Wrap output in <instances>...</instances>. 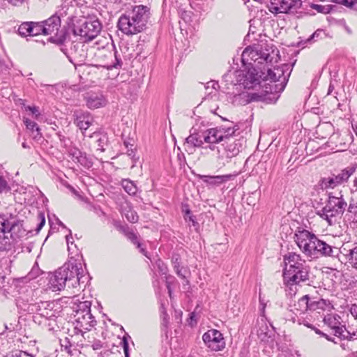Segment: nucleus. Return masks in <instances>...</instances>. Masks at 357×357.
<instances>
[{"label": "nucleus", "mask_w": 357, "mask_h": 357, "mask_svg": "<svg viewBox=\"0 0 357 357\" xmlns=\"http://www.w3.org/2000/svg\"><path fill=\"white\" fill-rule=\"evenodd\" d=\"M295 241L302 252L307 257L315 259L320 257L337 258L340 253H344L337 247L328 244L313 233L298 227L294 234Z\"/></svg>", "instance_id": "f257e3e1"}, {"label": "nucleus", "mask_w": 357, "mask_h": 357, "mask_svg": "<svg viewBox=\"0 0 357 357\" xmlns=\"http://www.w3.org/2000/svg\"><path fill=\"white\" fill-rule=\"evenodd\" d=\"M239 129L238 126H218L210 128L208 135L204 137L206 143H220L224 146L227 158H231L237 155L245 142L243 139H236L235 132Z\"/></svg>", "instance_id": "f03ea898"}, {"label": "nucleus", "mask_w": 357, "mask_h": 357, "mask_svg": "<svg viewBox=\"0 0 357 357\" xmlns=\"http://www.w3.org/2000/svg\"><path fill=\"white\" fill-rule=\"evenodd\" d=\"M280 59L278 48L273 44L263 43L252 48L246 47L242 53V61L243 63L254 61L255 63L273 66L279 61Z\"/></svg>", "instance_id": "7ed1b4c3"}, {"label": "nucleus", "mask_w": 357, "mask_h": 357, "mask_svg": "<svg viewBox=\"0 0 357 357\" xmlns=\"http://www.w3.org/2000/svg\"><path fill=\"white\" fill-rule=\"evenodd\" d=\"M347 202L343 197L342 192L338 193V196H335L332 192L328 193V199L325 206L316 212L317 215L323 220L327 221L328 225H332L338 216H342L346 211Z\"/></svg>", "instance_id": "20e7f679"}, {"label": "nucleus", "mask_w": 357, "mask_h": 357, "mask_svg": "<svg viewBox=\"0 0 357 357\" xmlns=\"http://www.w3.org/2000/svg\"><path fill=\"white\" fill-rule=\"evenodd\" d=\"M237 82L245 89H261V84L263 82L264 73L252 67L248 70H237Z\"/></svg>", "instance_id": "39448f33"}, {"label": "nucleus", "mask_w": 357, "mask_h": 357, "mask_svg": "<svg viewBox=\"0 0 357 357\" xmlns=\"http://www.w3.org/2000/svg\"><path fill=\"white\" fill-rule=\"evenodd\" d=\"M280 83L270 82L261 84V91L260 93H252L248 94V102L262 101L266 103H275L280 98V94L284 90H279Z\"/></svg>", "instance_id": "423d86ee"}, {"label": "nucleus", "mask_w": 357, "mask_h": 357, "mask_svg": "<svg viewBox=\"0 0 357 357\" xmlns=\"http://www.w3.org/2000/svg\"><path fill=\"white\" fill-rule=\"evenodd\" d=\"M294 65V63H284L280 66L274 67L273 69L268 68L267 73L263 75V82L270 81L280 83L278 89L279 90H284L289 80Z\"/></svg>", "instance_id": "0eeeda50"}, {"label": "nucleus", "mask_w": 357, "mask_h": 357, "mask_svg": "<svg viewBox=\"0 0 357 357\" xmlns=\"http://www.w3.org/2000/svg\"><path fill=\"white\" fill-rule=\"evenodd\" d=\"M101 29L102 25L98 20H84L73 25V33L75 36H79L86 43L97 37Z\"/></svg>", "instance_id": "6e6552de"}, {"label": "nucleus", "mask_w": 357, "mask_h": 357, "mask_svg": "<svg viewBox=\"0 0 357 357\" xmlns=\"http://www.w3.org/2000/svg\"><path fill=\"white\" fill-rule=\"evenodd\" d=\"M44 29V35H52L54 36L50 38V41L57 44H62L66 38V31L61 30V19L56 14L52 15L47 20L42 22Z\"/></svg>", "instance_id": "1a4fd4ad"}, {"label": "nucleus", "mask_w": 357, "mask_h": 357, "mask_svg": "<svg viewBox=\"0 0 357 357\" xmlns=\"http://www.w3.org/2000/svg\"><path fill=\"white\" fill-rule=\"evenodd\" d=\"M340 319V316L337 314H327L324 317V322L333 330L334 335L349 341L357 339V333H351L347 331L345 327L341 325Z\"/></svg>", "instance_id": "9d476101"}, {"label": "nucleus", "mask_w": 357, "mask_h": 357, "mask_svg": "<svg viewBox=\"0 0 357 357\" xmlns=\"http://www.w3.org/2000/svg\"><path fill=\"white\" fill-rule=\"evenodd\" d=\"M134 22L140 27L143 31L146 29L147 23L151 17V9L148 6L137 5L132 7V9L127 10Z\"/></svg>", "instance_id": "9b49d317"}, {"label": "nucleus", "mask_w": 357, "mask_h": 357, "mask_svg": "<svg viewBox=\"0 0 357 357\" xmlns=\"http://www.w3.org/2000/svg\"><path fill=\"white\" fill-rule=\"evenodd\" d=\"M202 340L206 346L214 351H222L226 345L223 335L216 329H210L204 333Z\"/></svg>", "instance_id": "f8f14e48"}, {"label": "nucleus", "mask_w": 357, "mask_h": 357, "mask_svg": "<svg viewBox=\"0 0 357 357\" xmlns=\"http://www.w3.org/2000/svg\"><path fill=\"white\" fill-rule=\"evenodd\" d=\"M355 170L356 168L354 167H347L342 170L337 175L333 174L331 177L323 178L320 181V185L322 189L334 188L347 182Z\"/></svg>", "instance_id": "ddd939ff"}, {"label": "nucleus", "mask_w": 357, "mask_h": 357, "mask_svg": "<svg viewBox=\"0 0 357 357\" xmlns=\"http://www.w3.org/2000/svg\"><path fill=\"white\" fill-rule=\"evenodd\" d=\"M284 281L288 284H297L309 280V266L305 265L299 269H287L283 271Z\"/></svg>", "instance_id": "4468645a"}, {"label": "nucleus", "mask_w": 357, "mask_h": 357, "mask_svg": "<svg viewBox=\"0 0 357 357\" xmlns=\"http://www.w3.org/2000/svg\"><path fill=\"white\" fill-rule=\"evenodd\" d=\"M62 268H65L64 275L67 281V286L72 288L71 284L74 283L73 279H77L81 269L83 268L82 259L70 257L68 261L62 266Z\"/></svg>", "instance_id": "2eb2a0df"}, {"label": "nucleus", "mask_w": 357, "mask_h": 357, "mask_svg": "<svg viewBox=\"0 0 357 357\" xmlns=\"http://www.w3.org/2000/svg\"><path fill=\"white\" fill-rule=\"evenodd\" d=\"M302 6L301 0H278L271 2L269 10L273 13H297Z\"/></svg>", "instance_id": "dca6fc26"}, {"label": "nucleus", "mask_w": 357, "mask_h": 357, "mask_svg": "<svg viewBox=\"0 0 357 357\" xmlns=\"http://www.w3.org/2000/svg\"><path fill=\"white\" fill-rule=\"evenodd\" d=\"M54 303L51 301H40L31 303L28 305L27 311L30 313H36L46 319H52L56 317L55 311L53 310Z\"/></svg>", "instance_id": "f3484780"}, {"label": "nucleus", "mask_w": 357, "mask_h": 357, "mask_svg": "<svg viewBox=\"0 0 357 357\" xmlns=\"http://www.w3.org/2000/svg\"><path fill=\"white\" fill-rule=\"evenodd\" d=\"M117 26L126 35H135L142 32L140 27L126 12L119 19Z\"/></svg>", "instance_id": "a211bd4d"}, {"label": "nucleus", "mask_w": 357, "mask_h": 357, "mask_svg": "<svg viewBox=\"0 0 357 357\" xmlns=\"http://www.w3.org/2000/svg\"><path fill=\"white\" fill-rule=\"evenodd\" d=\"M23 221L16 216L9 214L7 234L16 241L17 238L26 235V230L23 227Z\"/></svg>", "instance_id": "6ab92c4d"}, {"label": "nucleus", "mask_w": 357, "mask_h": 357, "mask_svg": "<svg viewBox=\"0 0 357 357\" xmlns=\"http://www.w3.org/2000/svg\"><path fill=\"white\" fill-rule=\"evenodd\" d=\"M72 160L79 163L82 167L89 169L92 167L93 162L92 158L86 153L81 151L77 148H72L68 151Z\"/></svg>", "instance_id": "aec40b11"}, {"label": "nucleus", "mask_w": 357, "mask_h": 357, "mask_svg": "<svg viewBox=\"0 0 357 357\" xmlns=\"http://www.w3.org/2000/svg\"><path fill=\"white\" fill-rule=\"evenodd\" d=\"M235 176L233 174H225L218 176H210V175H197V177L202 180L206 184L211 187H218L221 184L230 181Z\"/></svg>", "instance_id": "412c9836"}, {"label": "nucleus", "mask_w": 357, "mask_h": 357, "mask_svg": "<svg viewBox=\"0 0 357 357\" xmlns=\"http://www.w3.org/2000/svg\"><path fill=\"white\" fill-rule=\"evenodd\" d=\"M65 268L62 266L56 270L50 279V284L53 291H61L67 285V281L64 275Z\"/></svg>", "instance_id": "4be33fe9"}, {"label": "nucleus", "mask_w": 357, "mask_h": 357, "mask_svg": "<svg viewBox=\"0 0 357 357\" xmlns=\"http://www.w3.org/2000/svg\"><path fill=\"white\" fill-rule=\"evenodd\" d=\"M285 268L287 269H299L300 267L306 265L305 261L303 259L300 255L295 252H289L284 256Z\"/></svg>", "instance_id": "5701e85b"}, {"label": "nucleus", "mask_w": 357, "mask_h": 357, "mask_svg": "<svg viewBox=\"0 0 357 357\" xmlns=\"http://www.w3.org/2000/svg\"><path fill=\"white\" fill-rule=\"evenodd\" d=\"M257 336L261 342L268 344L270 347L273 346L275 341V331L272 326L271 329L266 324L260 326L257 331Z\"/></svg>", "instance_id": "b1692460"}, {"label": "nucleus", "mask_w": 357, "mask_h": 357, "mask_svg": "<svg viewBox=\"0 0 357 357\" xmlns=\"http://www.w3.org/2000/svg\"><path fill=\"white\" fill-rule=\"evenodd\" d=\"M210 129H207L201 134L199 132L191 133L185 139V144L188 147L193 149L195 147H202L204 142H206L204 137L208 135Z\"/></svg>", "instance_id": "393cba45"}, {"label": "nucleus", "mask_w": 357, "mask_h": 357, "mask_svg": "<svg viewBox=\"0 0 357 357\" xmlns=\"http://www.w3.org/2000/svg\"><path fill=\"white\" fill-rule=\"evenodd\" d=\"M310 297L309 295L302 296L293 306L290 311L293 313V316L305 315L310 311Z\"/></svg>", "instance_id": "a878e982"}, {"label": "nucleus", "mask_w": 357, "mask_h": 357, "mask_svg": "<svg viewBox=\"0 0 357 357\" xmlns=\"http://www.w3.org/2000/svg\"><path fill=\"white\" fill-rule=\"evenodd\" d=\"M333 305L328 300L319 299L315 300L314 298H310V311L314 312L320 314L322 312H331L333 309Z\"/></svg>", "instance_id": "bb28decb"}, {"label": "nucleus", "mask_w": 357, "mask_h": 357, "mask_svg": "<svg viewBox=\"0 0 357 357\" xmlns=\"http://www.w3.org/2000/svg\"><path fill=\"white\" fill-rule=\"evenodd\" d=\"M74 116V123L81 130L86 131L93 122V117L89 113L76 112Z\"/></svg>", "instance_id": "cd10ccee"}, {"label": "nucleus", "mask_w": 357, "mask_h": 357, "mask_svg": "<svg viewBox=\"0 0 357 357\" xmlns=\"http://www.w3.org/2000/svg\"><path fill=\"white\" fill-rule=\"evenodd\" d=\"M85 100L87 107L90 109L99 108L106 104V100L101 93H88Z\"/></svg>", "instance_id": "c85d7f7f"}, {"label": "nucleus", "mask_w": 357, "mask_h": 357, "mask_svg": "<svg viewBox=\"0 0 357 357\" xmlns=\"http://www.w3.org/2000/svg\"><path fill=\"white\" fill-rule=\"evenodd\" d=\"M76 321L80 327L84 330H89L91 327L94 326L96 324V321L91 313H84L76 312Z\"/></svg>", "instance_id": "c756f323"}, {"label": "nucleus", "mask_w": 357, "mask_h": 357, "mask_svg": "<svg viewBox=\"0 0 357 357\" xmlns=\"http://www.w3.org/2000/svg\"><path fill=\"white\" fill-rule=\"evenodd\" d=\"M344 255L351 266L357 270V243L353 244L352 248L343 247Z\"/></svg>", "instance_id": "7c9ffc66"}, {"label": "nucleus", "mask_w": 357, "mask_h": 357, "mask_svg": "<svg viewBox=\"0 0 357 357\" xmlns=\"http://www.w3.org/2000/svg\"><path fill=\"white\" fill-rule=\"evenodd\" d=\"M15 244V241L9 234H0V251L8 252L12 250Z\"/></svg>", "instance_id": "2f4dec72"}, {"label": "nucleus", "mask_w": 357, "mask_h": 357, "mask_svg": "<svg viewBox=\"0 0 357 357\" xmlns=\"http://www.w3.org/2000/svg\"><path fill=\"white\" fill-rule=\"evenodd\" d=\"M24 123L26 128L31 132V136L35 140H40L42 139V133L38 124L29 119H24Z\"/></svg>", "instance_id": "473e14b6"}, {"label": "nucleus", "mask_w": 357, "mask_h": 357, "mask_svg": "<svg viewBox=\"0 0 357 357\" xmlns=\"http://www.w3.org/2000/svg\"><path fill=\"white\" fill-rule=\"evenodd\" d=\"M346 211L347 215L352 219L353 222H357V198L351 197L349 199Z\"/></svg>", "instance_id": "72a5a7b5"}, {"label": "nucleus", "mask_w": 357, "mask_h": 357, "mask_svg": "<svg viewBox=\"0 0 357 357\" xmlns=\"http://www.w3.org/2000/svg\"><path fill=\"white\" fill-rule=\"evenodd\" d=\"M90 137L94 138L97 144V149L101 151H105V146L107 144V137L105 134L98 132H93Z\"/></svg>", "instance_id": "f704fd0d"}, {"label": "nucleus", "mask_w": 357, "mask_h": 357, "mask_svg": "<svg viewBox=\"0 0 357 357\" xmlns=\"http://www.w3.org/2000/svg\"><path fill=\"white\" fill-rule=\"evenodd\" d=\"M90 280V276L86 271V268L81 269L79 276L77 279H73L74 283L71 284L72 288L77 287V285L83 284L84 287H86L87 283Z\"/></svg>", "instance_id": "c9c22d12"}, {"label": "nucleus", "mask_w": 357, "mask_h": 357, "mask_svg": "<svg viewBox=\"0 0 357 357\" xmlns=\"http://www.w3.org/2000/svg\"><path fill=\"white\" fill-rule=\"evenodd\" d=\"M121 185L128 195L135 196L137 194V187L132 181L123 178L121 180Z\"/></svg>", "instance_id": "e433bc0d"}, {"label": "nucleus", "mask_w": 357, "mask_h": 357, "mask_svg": "<svg viewBox=\"0 0 357 357\" xmlns=\"http://www.w3.org/2000/svg\"><path fill=\"white\" fill-rule=\"evenodd\" d=\"M237 70L228 71L222 76V82L225 83L227 88L229 89L230 85H238L237 82Z\"/></svg>", "instance_id": "4c0bfd02"}, {"label": "nucleus", "mask_w": 357, "mask_h": 357, "mask_svg": "<svg viewBox=\"0 0 357 357\" xmlns=\"http://www.w3.org/2000/svg\"><path fill=\"white\" fill-rule=\"evenodd\" d=\"M289 319L293 323H297L299 325H304L309 328H313V325L310 324V320L307 317V314L305 315H298L296 313V316H289Z\"/></svg>", "instance_id": "58836bf2"}, {"label": "nucleus", "mask_w": 357, "mask_h": 357, "mask_svg": "<svg viewBox=\"0 0 357 357\" xmlns=\"http://www.w3.org/2000/svg\"><path fill=\"white\" fill-rule=\"evenodd\" d=\"M108 56L110 58H112L114 56L115 59V61H112L109 63H105V64L102 65V66L104 68H107V70H110L112 68H119L122 66L123 63H122L121 59L119 55V56L117 55L116 51H115L114 53L109 52Z\"/></svg>", "instance_id": "ea45409f"}, {"label": "nucleus", "mask_w": 357, "mask_h": 357, "mask_svg": "<svg viewBox=\"0 0 357 357\" xmlns=\"http://www.w3.org/2000/svg\"><path fill=\"white\" fill-rule=\"evenodd\" d=\"M31 22H22L18 27L17 32L20 36L22 37L31 36Z\"/></svg>", "instance_id": "a19ab883"}, {"label": "nucleus", "mask_w": 357, "mask_h": 357, "mask_svg": "<svg viewBox=\"0 0 357 357\" xmlns=\"http://www.w3.org/2000/svg\"><path fill=\"white\" fill-rule=\"evenodd\" d=\"M335 7V6L333 5L322 6V5L315 4V3L310 4V8L317 10L318 13H323V14H328V13H331Z\"/></svg>", "instance_id": "79ce46f5"}, {"label": "nucleus", "mask_w": 357, "mask_h": 357, "mask_svg": "<svg viewBox=\"0 0 357 357\" xmlns=\"http://www.w3.org/2000/svg\"><path fill=\"white\" fill-rule=\"evenodd\" d=\"M32 25L31 28V36H38L40 34L44 35V29L42 22H31Z\"/></svg>", "instance_id": "37998d69"}, {"label": "nucleus", "mask_w": 357, "mask_h": 357, "mask_svg": "<svg viewBox=\"0 0 357 357\" xmlns=\"http://www.w3.org/2000/svg\"><path fill=\"white\" fill-rule=\"evenodd\" d=\"M9 214L0 213V234H7Z\"/></svg>", "instance_id": "c03bdc74"}, {"label": "nucleus", "mask_w": 357, "mask_h": 357, "mask_svg": "<svg viewBox=\"0 0 357 357\" xmlns=\"http://www.w3.org/2000/svg\"><path fill=\"white\" fill-rule=\"evenodd\" d=\"M127 238L134 244L137 248H141L142 243L139 241L137 235L133 231H128L126 234Z\"/></svg>", "instance_id": "a18cd8bd"}, {"label": "nucleus", "mask_w": 357, "mask_h": 357, "mask_svg": "<svg viewBox=\"0 0 357 357\" xmlns=\"http://www.w3.org/2000/svg\"><path fill=\"white\" fill-rule=\"evenodd\" d=\"M78 308L76 312H80V314L88 312L91 313V303L89 301L80 303L78 305Z\"/></svg>", "instance_id": "49530a36"}, {"label": "nucleus", "mask_w": 357, "mask_h": 357, "mask_svg": "<svg viewBox=\"0 0 357 357\" xmlns=\"http://www.w3.org/2000/svg\"><path fill=\"white\" fill-rule=\"evenodd\" d=\"M10 190V188L6 180L0 176V194L3 192H7Z\"/></svg>", "instance_id": "de8ad7c7"}, {"label": "nucleus", "mask_w": 357, "mask_h": 357, "mask_svg": "<svg viewBox=\"0 0 357 357\" xmlns=\"http://www.w3.org/2000/svg\"><path fill=\"white\" fill-rule=\"evenodd\" d=\"M155 266L160 274L164 275L167 273V267L160 259L156 260Z\"/></svg>", "instance_id": "09e8293b"}, {"label": "nucleus", "mask_w": 357, "mask_h": 357, "mask_svg": "<svg viewBox=\"0 0 357 357\" xmlns=\"http://www.w3.org/2000/svg\"><path fill=\"white\" fill-rule=\"evenodd\" d=\"M122 347L123 349L125 357H130L129 354V345H128V341L126 336H123L121 341Z\"/></svg>", "instance_id": "8fccbe9b"}, {"label": "nucleus", "mask_w": 357, "mask_h": 357, "mask_svg": "<svg viewBox=\"0 0 357 357\" xmlns=\"http://www.w3.org/2000/svg\"><path fill=\"white\" fill-rule=\"evenodd\" d=\"M172 263L173 264L174 271L181 268L180 267L181 258L178 255H177V254L172 255Z\"/></svg>", "instance_id": "3c124183"}, {"label": "nucleus", "mask_w": 357, "mask_h": 357, "mask_svg": "<svg viewBox=\"0 0 357 357\" xmlns=\"http://www.w3.org/2000/svg\"><path fill=\"white\" fill-rule=\"evenodd\" d=\"M331 2L343 5L349 8H352V1L351 0H331Z\"/></svg>", "instance_id": "603ef678"}, {"label": "nucleus", "mask_w": 357, "mask_h": 357, "mask_svg": "<svg viewBox=\"0 0 357 357\" xmlns=\"http://www.w3.org/2000/svg\"><path fill=\"white\" fill-rule=\"evenodd\" d=\"M7 357H34L33 356L28 354L27 352L23 351H17L15 352L12 353L10 356Z\"/></svg>", "instance_id": "864d4df0"}, {"label": "nucleus", "mask_w": 357, "mask_h": 357, "mask_svg": "<svg viewBox=\"0 0 357 357\" xmlns=\"http://www.w3.org/2000/svg\"><path fill=\"white\" fill-rule=\"evenodd\" d=\"M323 36H326V33L323 29H317L316 31H314L312 36H310V38L308 39V40H310L312 39H315L318 38H323Z\"/></svg>", "instance_id": "5fc2aeb1"}, {"label": "nucleus", "mask_w": 357, "mask_h": 357, "mask_svg": "<svg viewBox=\"0 0 357 357\" xmlns=\"http://www.w3.org/2000/svg\"><path fill=\"white\" fill-rule=\"evenodd\" d=\"M38 219L40 220V222L38 223V225H37V227H36L37 231H39L43 228V227L45 225V218L44 214L42 213H40L38 214Z\"/></svg>", "instance_id": "6e6d98bb"}, {"label": "nucleus", "mask_w": 357, "mask_h": 357, "mask_svg": "<svg viewBox=\"0 0 357 357\" xmlns=\"http://www.w3.org/2000/svg\"><path fill=\"white\" fill-rule=\"evenodd\" d=\"M188 221L192 223V226L195 228V230H198L199 227V223L196 220V218L195 215H191L188 217Z\"/></svg>", "instance_id": "4d7b16f0"}, {"label": "nucleus", "mask_w": 357, "mask_h": 357, "mask_svg": "<svg viewBox=\"0 0 357 357\" xmlns=\"http://www.w3.org/2000/svg\"><path fill=\"white\" fill-rule=\"evenodd\" d=\"M135 151H136V146L135 144H132L130 149L127 150V154L128 156H130L133 160H135Z\"/></svg>", "instance_id": "13d9d810"}, {"label": "nucleus", "mask_w": 357, "mask_h": 357, "mask_svg": "<svg viewBox=\"0 0 357 357\" xmlns=\"http://www.w3.org/2000/svg\"><path fill=\"white\" fill-rule=\"evenodd\" d=\"M127 219L130 222H136L138 220V216L135 212H131L130 215H127Z\"/></svg>", "instance_id": "bf43d9fd"}, {"label": "nucleus", "mask_w": 357, "mask_h": 357, "mask_svg": "<svg viewBox=\"0 0 357 357\" xmlns=\"http://www.w3.org/2000/svg\"><path fill=\"white\" fill-rule=\"evenodd\" d=\"M350 312L355 319H357V305H351L350 307Z\"/></svg>", "instance_id": "052dcab7"}, {"label": "nucleus", "mask_w": 357, "mask_h": 357, "mask_svg": "<svg viewBox=\"0 0 357 357\" xmlns=\"http://www.w3.org/2000/svg\"><path fill=\"white\" fill-rule=\"evenodd\" d=\"M65 344H61L62 346L65 347V349L68 351V353H70V348L71 347V343L68 338H66L64 340Z\"/></svg>", "instance_id": "680f3d73"}, {"label": "nucleus", "mask_w": 357, "mask_h": 357, "mask_svg": "<svg viewBox=\"0 0 357 357\" xmlns=\"http://www.w3.org/2000/svg\"><path fill=\"white\" fill-rule=\"evenodd\" d=\"M259 303H260V306H261V308H260L261 315L264 316L266 304L262 301L261 296H259Z\"/></svg>", "instance_id": "e2e57ef3"}, {"label": "nucleus", "mask_w": 357, "mask_h": 357, "mask_svg": "<svg viewBox=\"0 0 357 357\" xmlns=\"http://www.w3.org/2000/svg\"><path fill=\"white\" fill-rule=\"evenodd\" d=\"M29 110H30L31 112V113L33 114V115H36V116H39L40 115V112L38 109L37 107H27Z\"/></svg>", "instance_id": "0e129e2a"}, {"label": "nucleus", "mask_w": 357, "mask_h": 357, "mask_svg": "<svg viewBox=\"0 0 357 357\" xmlns=\"http://www.w3.org/2000/svg\"><path fill=\"white\" fill-rule=\"evenodd\" d=\"M56 135L60 142L63 143L65 146H67L66 137L61 133H57Z\"/></svg>", "instance_id": "69168bd1"}, {"label": "nucleus", "mask_w": 357, "mask_h": 357, "mask_svg": "<svg viewBox=\"0 0 357 357\" xmlns=\"http://www.w3.org/2000/svg\"><path fill=\"white\" fill-rule=\"evenodd\" d=\"M93 209H94L95 212H96L98 215H105V213H104V211L101 209L100 206H93Z\"/></svg>", "instance_id": "338daca9"}, {"label": "nucleus", "mask_w": 357, "mask_h": 357, "mask_svg": "<svg viewBox=\"0 0 357 357\" xmlns=\"http://www.w3.org/2000/svg\"><path fill=\"white\" fill-rule=\"evenodd\" d=\"M92 347L94 350H98L102 348V344L100 341L95 342L92 344Z\"/></svg>", "instance_id": "774afa93"}]
</instances>
